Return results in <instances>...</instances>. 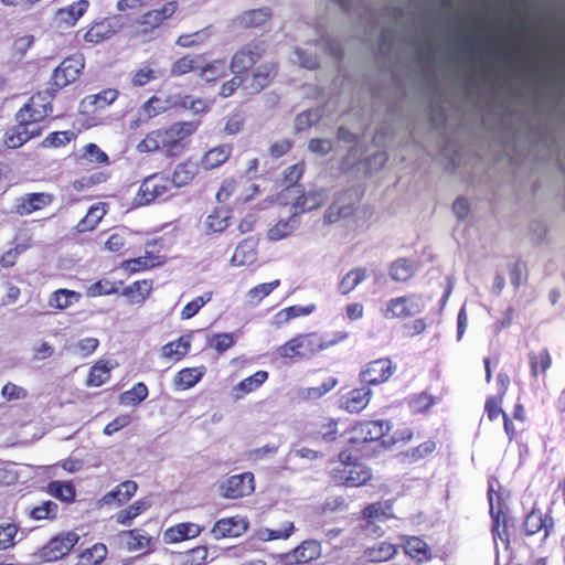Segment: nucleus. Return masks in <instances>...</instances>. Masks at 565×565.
Wrapping results in <instances>:
<instances>
[{"label": "nucleus", "mask_w": 565, "mask_h": 565, "mask_svg": "<svg viewBox=\"0 0 565 565\" xmlns=\"http://www.w3.org/2000/svg\"><path fill=\"white\" fill-rule=\"evenodd\" d=\"M200 121H178L169 127L151 130L137 145L140 153L162 152L166 157L181 156L190 145V137L198 130Z\"/></svg>", "instance_id": "obj_1"}, {"label": "nucleus", "mask_w": 565, "mask_h": 565, "mask_svg": "<svg viewBox=\"0 0 565 565\" xmlns=\"http://www.w3.org/2000/svg\"><path fill=\"white\" fill-rule=\"evenodd\" d=\"M52 111L50 95L38 93L17 114L18 124L6 132L4 143L8 148L15 149L23 146L31 138L40 136L43 127L41 121Z\"/></svg>", "instance_id": "obj_2"}, {"label": "nucleus", "mask_w": 565, "mask_h": 565, "mask_svg": "<svg viewBox=\"0 0 565 565\" xmlns=\"http://www.w3.org/2000/svg\"><path fill=\"white\" fill-rule=\"evenodd\" d=\"M348 332L340 331L335 332L331 339H327L317 332L301 333L277 349V353L281 358L287 359H309L312 355L333 347L345 339H348Z\"/></svg>", "instance_id": "obj_3"}, {"label": "nucleus", "mask_w": 565, "mask_h": 565, "mask_svg": "<svg viewBox=\"0 0 565 565\" xmlns=\"http://www.w3.org/2000/svg\"><path fill=\"white\" fill-rule=\"evenodd\" d=\"M424 308L423 296L411 294L390 299L384 315L386 318L405 319L420 313Z\"/></svg>", "instance_id": "obj_4"}, {"label": "nucleus", "mask_w": 565, "mask_h": 565, "mask_svg": "<svg viewBox=\"0 0 565 565\" xmlns=\"http://www.w3.org/2000/svg\"><path fill=\"white\" fill-rule=\"evenodd\" d=\"M78 540L79 536L75 532L56 535L40 550L39 557L45 562H55L67 555Z\"/></svg>", "instance_id": "obj_5"}, {"label": "nucleus", "mask_w": 565, "mask_h": 565, "mask_svg": "<svg viewBox=\"0 0 565 565\" xmlns=\"http://www.w3.org/2000/svg\"><path fill=\"white\" fill-rule=\"evenodd\" d=\"M391 428L390 422L384 419L361 422L352 427L349 440L354 444L376 441L385 436Z\"/></svg>", "instance_id": "obj_6"}, {"label": "nucleus", "mask_w": 565, "mask_h": 565, "mask_svg": "<svg viewBox=\"0 0 565 565\" xmlns=\"http://www.w3.org/2000/svg\"><path fill=\"white\" fill-rule=\"evenodd\" d=\"M170 189V179L163 174L154 173L142 181L136 201L140 205H147L167 194Z\"/></svg>", "instance_id": "obj_7"}, {"label": "nucleus", "mask_w": 565, "mask_h": 565, "mask_svg": "<svg viewBox=\"0 0 565 565\" xmlns=\"http://www.w3.org/2000/svg\"><path fill=\"white\" fill-rule=\"evenodd\" d=\"M266 45L263 41H255L245 44L232 57L230 68L233 74L246 72L254 65L265 53Z\"/></svg>", "instance_id": "obj_8"}, {"label": "nucleus", "mask_w": 565, "mask_h": 565, "mask_svg": "<svg viewBox=\"0 0 565 565\" xmlns=\"http://www.w3.org/2000/svg\"><path fill=\"white\" fill-rule=\"evenodd\" d=\"M490 515L492 518V535L495 550L499 548V540L504 548L509 546V535L507 533V518L501 509L500 495L489 490Z\"/></svg>", "instance_id": "obj_9"}, {"label": "nucleus", "mask_w": 565, "mask_h": 565, "mask_svg": "<svg viewBox=\"0 0 565 565\" xmlns=\"http://www.w3.org/2000/svg\"><path fill=\"white\" fill-rule=\"evenodd\" d=\"M396 366L390 359H377L362 367L360 380L367 385H379L386 382L394 374Z\"/></svg>", "instance_id": "obj_10"}, {"label": "nucleus", "mask_w": 565, "mask_h": 565, "mask_svg": "<svg viewBox=\"0 0 565 565\" xmlns=\"http://www.w3.org/2000/svg\"><path fill=\"white\" fill-rule=\"evenodd\" d=\"M124 26L120 15L103 19L90 25L84 34V41L92 45L99 44L118 33Z\"/></svg>", "instance_id": "obj_11"}, {"label": "nucleus", "mask_w": 565, "mask_h": 565, "mask_svg": "<svg viewBox=\"0 0 565 565\" xmlns=\"http://www.w3.org/2000/svg\"><path fill=\"white\" fill-rule=\"evenodd\" d=\"M254 475L252 472L231 476L220 486L221 494L226 499L249 495L254 492Z\"/></svg>", "instance_id": "obj_12"}, {"label": "nucleus", "mask_w": 565, "mask_h": 565, "mask_svg": "<svg viewBox=\"0 0 565 565\" xmlns=\"http://www.w3.org/2000/svg\"><path fill=\"white\" fill-rule=\"evenodd\" d=\"M84 68V57L81 54L65 58L54 71L52 79L56 87H65L76 81Z\"/></svg>", "instance_id": "obj_13"}, {"label": "nucleus", "mask_w": 565, "mask_h": 565, "mask_svg": "<svg viewBox=\"0 0 565 565\" xmlns=\"http://www.w3.org/2000/svg\"><path fill=\"white\" fill-rule=\"evenodd\" d=\"M171 109L170 96L160 98L158 96H151L146 100L137 113V118L130 122L131 129H138L141 125L146 124L151 118L163 114Z\"/></svg>", "instance_id": "obj_14"}, {"label": "nucleus", "mask_w": 565, "mask_h": 565, "mask_svg": "<svg viewBox=\"0 0 565 565\" xmlns=\"http://www.w3.org/2000/svg\"><path fill=\"white\" fill-rule=\"evenodd\" d=\"M177 9L178 3L175 1H170L160 9L150 10L143 13L137 21L138 24L142 26L138 33L146 35L152 30L159 28L166 20L174 14Z\"/></svg>", "instance_id": "obj_15"}, {"label": "nucleus", "mask_w": 565, "mask_h": 565, "mask_svg": "<svg viewBox=\"0 0 565 565\" xmlns=\"http://www.w3.org/2000/svg\"><path fill=\"white\" fill-rule=\"evenodd\" d=\"M328 199L327 190L323 188H313L307 192H301L297 195L291 204V211L298 216L301 213L312 211L322 206Z\"/></svg>", "instance_id": "obj_16"}, {"label": "nucleus", "mask_w": 565, "mask_h": 565, "mask_svg": "<svg viewBox=\"0 0 565 565\" xmlns=\"http://www.w3.org/2000/svg\"><path fill=\"white\" fill-rule=\"evenodd\" d=\"M555 526L554 519L548 513H543L539 509H533L524 519L523 531L526 535H534L541 531L544 532L543 540L547 539Z\"/></svg>", "instance_id": "obj_17"}, {"label": "nucleus", "mask_w": 565, "mask_h": 565, "mask_svg": "<svg viewBox=\"0 0 565 565\" xmlns=\"http://www.w3.org/2000/svg\"><path fill=\"white\" fill-rule=\"evenodd\" d=\"M322 552L321 544L317 540L303 541L291 552L284 555V562L287 565L306 564L320 557Z\"/></svg>", "instance_id": "obj_18"}, {"label": "nucleus", "mask_w": 565, "mask_h": 565, "mask_svg": "<svg viewBox=\"0 0 565 565\" xmlns=\"http://www.w3.org/2000/svg\"><path fill=\"white\" fill-rule=\"evenodd\" d=\"M248 521L242 516H232L218 520L211 530L215 540L237 537L248 529Z\"/></svg>", "instance_id": "obj_19"}, {"label": "nucleus", "mask_w": 565, "mask_h": 565, "mask_svg": "<svg viewBox=\"0 0 565 565\" xmlns=\"http://www.w3.org/2000/svg\"><path fill=\"white\" fill-rule=\"evenodd\" d=\"M53 201L54 196L50 193H28L18 200L15 212L20 215H30L50 205Z\"/></svg>", "instance_id": "obj_20"}, {"label": "nucleus", "mask_w": 565, "mask_h": 565, "mask_svg": "<svg viewBox=\"0 0 565 565\" xmlns=\"http://www.w3.org/2000/svg\"><path fill=\"white\" fill-rule=\"evenodd\" d=\"M339 473V480L347 487L363 486L372 478L371 470L360 462L347 465Z\"/></svg>", "instance_id": "obj_21"}, {"label": "nucleus", "mask_w": 565, "mask_h": 565, "mask_svg": "<svg viewBox=\"0 0 565 565\" xmlns=\"http://www.w3.org/2000/svg\"><path fill=\"white\" fill-rule=\"evenodd\" d=\"M203 527L195 523H179L166 530L163 540L166 543H179L184 540L194 539L201 534Z\"/></svg>", "instance_id": "obj_22"}, {"label": "nucleus", "mask_w": 565, "mask_h": 565, "mask_svg": "<svg viewBox=\"0 0 565 565\" xmlns=\"http://www.w3.org/2000/svg\"><path fill=\"white\" fill-rule=\"evenodd\" d=\"M298 215L290 210L288 218H281L274 224L267 232V238L271 242H277L290 236L299 227Z\"/></svg>", "instance_id": "obj_23"}, {"label": "nucleus", "mask_w": 565, "mask_h": 565, "mask_svg": "<svg viewBox=\"0 0 565 565\" xmlns=\"http://www.w3.org/2000/svg\"><path fill=\"white\" fill-rule=\"evenodd\" d=\"M233 147L230 143L218 145L205 152L201 159V166L204 170H212L221 167L231 157Z\"/></svg>", "instance_id": "obj_24"}, {"label": "nucleus", "mask_w": 565, "mask_h": 565, "mask_svg": "<svg viewBox=\"0 0 565 565\" xmlns=\"http://www.w3.org/2000/svg\"><path fill=\"white\" fill-rule=\"evenodd\" d=\"M256 246L257 243L252 237L242 241L235 248L231 264L236 267L253 264L257 258Z\"/></svg>", "instance_id": "obj_25"}, {"label": "nucleus", "mask_w": 565, "mask_h": 565, "mask_svg": "<svg viewBox=\"0 0 565 565\" xmlns=\"http://www.w3.org/2000/svg\"><path fill=\"white\" fill-rule=\"evenodd\" d=\"M271 17V12L268 8H260L248 10L235 19H233L232 23L236 28H255L264 24Z\"/></svg>", "instance_id": "obj_26"}, {"label": "nucleus", "mask_w": 565, "mask_h": 565, "mask_svg": "<svg viewBox=\"0 0 565 565\" xmlns=\"http://www.w3.org/2000/svg\"><path fill=\"white\" fill-rule=\"evenodd\" d=\"M371 396V388H354L348 393V396L342 402V407L349 413H360L369 405Z\"/></svg>", "instance_id": "obj_27"}, {"label": "nucleus", "mask_w": 565, "mask_h": 565, "mask_svg": "<svg viewBox=\"0 0 565 565\" xmlns=\"http://www.w3.org/2000/svg\"><path fill=\"white\" fill-rule=\"evenodd\" d=\"M138 486L132 480H126L118 484L114 490L106 493L102 501L104 504H122L130 500L137 492Z\"/></svg>", "instance_id": "obj_28"}, {"label": "nucleus", "mask_w": 565, "mask_h": 565, "mask_svg": "<svg viewBox=\"0 0 565 565\" xmlns=\"http://www.w3.org/2000/svg\"><path fill=\"white\" fill-rule=\"evenodd\" d=\"M276 66L274 64L265 63L259 65L253 72L250 84L246 85V89L253 93H258L269 85L276 75Z\"/></svg>", "instance_id": "obj_29"}, {"label": "nucleus", "mask_w": 565, "mask_h": 565, "mask_svg": "<svg viewBox=\"0 0 565 565\" xmlns=\"http://www.w3.org/2000/svg\"><path fill=\"white\" fill-rule=\"evenodd\" d=\"M198 164L191 160L180 162L174 168L170 179V184L177 188L189 184L198 174Z\"/></svg>", "instance_id": "obj_30"}, {"label": "nucleus", "mask_w": 565, "mask_h": 565, "mask_svg": "<svg viewBox=\"0 0 565 565\" xmlns=\"http://www.w3.org/2000/svg\"><path fill=\"white\" fill-rule=\"evenodd\" d=\"M268 379L267 371H257L253 375L242 380L233 387V393L236 399L242 398L244 395L249 394L259 388Z\"/></svg>", "instance_id": "obj_31"}, {"label": "nucleus", "mask_w": 565, "mask_h": 565, "mask_svg": "<svg viewBox=\"0 0 565 565\" xmlns=\"http://www.w3.org/2000/svg\"><path fill=\"white\" fill-rule=\"evenodd\" d=\"M171 108H182L193 114L205 113L209 108L207 103L202 98H195L190 95L174 94L170 95Z\"/></svg>", "instance_id": "obj_32"}, {"label": "nucleus", "mask_w": 565, "mask_h": 565, "mask_svg": "<svg viewBox=\"0 0 565 565\" xmlns=\"http://www.w3.org/2000/svg\"><path fill=\"white\" fill-rule=\"evenodd\" d=\"M151 290L152 282L150 280H140L127 286L122 295L127 297L130 303L141 305L149 297Z\"/></svg>", "instance_id": "obj_33"}, {"label": "nucleus", "mask_w": 565, "mask_h": 565, "mask_svg": "<svg viewBox=\"0 0 565 565\" xmlns=\"http://www.w3.org/2000/svg\"><path fill=\"white\" fill-rule=\"evenodd\" d=\"M46 492L65 503H71L75 500L76 490L71 481L54 480L47 483Z\"/></svg>", "instance_id": "obj_34"}, {"label": "nucleus", "mask_w": 565, "mask_h": 565, "mask_svg": "<svg viewBox=\"0 0 565 565\" xmlns=\"http://www.w3.org/2000/svg\"><path fill=\"white\" fill-rule=\"evenodd\" d=\"M396 546L388 542H381L374 546L367 547L363 557L367 562L380 563L391 559L396 554Z\"/></svg>", "instance_id": "obj_35"}, {"label": "nucleus", "mask_w": 565, "mask_h": 565, "mask_svg": "<svg viewBox=\"0 0 565 565\" xmlns=\"http://www.w3.org/2000/svg\"><path fill=\"white\" fill-rule=\"evenodd\" d=\"M119 537L129 552L143 550L150 544V537L146 535L143 531L138 529L122 531L119 534Z\"/></svg>", "instance_id": "obj_36"}, {"label": "nucleus", "mask_w": 565, "mask_h": 565, "mask_svg": "<svg viewBox=\"0 0 565 565\" xmlns=\"http://www.w3.org/2000/svg\"><path fill=\"white\" fill-rule=\"evenodd\" d=\"M89 2L87 0H78L72 4L57 11V19L67 25H74L77 20L86 12Z\"/></svg>", "instance_id": "obj_37"}, {"label": "nucleus", "mask_w": 565, "mask_h": 565, "mask_svg": "<svg viewBox=\"0 0 565 565\" xmlns=\"http://www.w3.org/2000/svg\"><path fill=\"white\" fill-rule=\"evenodd\" d=\"M22 539L23 534L19 532V525L17 523H0V551L14 547Z\"/></svg>", "instance_id": "obj_38"}, {"label": "nucleus", "mask_w": 565, "mask_h": 565, "mask_svg": "<svg viewBox=\"0 0 565 565\" xmlns=\"http://www.w3.org/2000/svg\"><path fill=\"white\" fill-rule=\"evenodd\" d=\"M150 508V502L148 500L141 499L135 501L131 505H129L127 509L120 510L116 514V521L117 523L124 525V526H130L132 521L147 511Z\"/></svg>", "instance_id": "obj_39"}, {"label": "nucleus", "mask_w": 565, "mask_h": 565, "mask_svg": "<svg viewBox=\"0 0 565 565\" xmlns=\"http://www.w3.org/2000/svg\"><path fill=\"white\" fill-rule=\"evenodd\" d=\"M76 162L81 166L84 162L89 163H106L108 162V156L104 152L96 143H87L82 150L75 154Z\"/></svg>", "instance_id": "obj_40"}, {"label": "nucleus", "mask_w": 565, "mask_h": 565, "mask_svg": "<svg viewBox=\"0 0 565 565\" xmlns=\"http://www.w3.org/2000/svg\"><path fill=\"white\" fill-rule=\"evenodd\" d=\"M230 211L215 209L207 215L204 226L207 234L221 233L228 226Z\"/></svg>", "instance_id": "obj_41"}, {"label": "nucleus", "mask_w": 565, "mask_h": 565, "mask_svg": "<svg viewBox=\"0 0 565 565\" xmlns=\"http://www.w3.org/2000/svg\"><path fill=\"white\" fill-rule=\"evenodd\" d=\"M106 214V210L104 204H97L89 207L84 218H82L77 225L76 230L79 233H84L87 231L94 230L98 223L102 221L104 215Z\"/></svg>", "instance_id": "obj_42"}, {"label": "nucleus", "mask_w": 565, "mask_h": 565, "mask_svg": "<svg viewBox=\"0 0 565 565\" xmlns=\"http://www.w3.org/2000/svg\"><path fill=\"white\" fill-rule=\"evenodd\" d=\"M415 274L414 262L398 258L390 267V276L395 281H407Z\"/></svg>", "instance_id": "obj_43"}, {"label": "nucleus", "mask_w": 565, "mask_h": 565, "mask_svg": "<svg viewBox=\"0 0 565 565\" xmlns=\"http://www.w3.org/2000/svg\"><path fill=\"white\" fill-rule=\"evenodd\" d=\"M404 548L405 553L416 562H424L429 558V547L427 543L419 537H409Z\"/></svg>", "instance_id": "obj_44"}, {"label": "nucleus", "mask_w": 565, "mask_h": 565, "mask_svg": "<svg viewBox=\"0 0 565 565\" xmlns=\"http://www.w3.org/2000/svg\"><path fill=\"white\" fill-rule=\"evenodd\" d=\"M58 504L54 501L47 500L41 502L39 505L32 508L28 515L35 521L54 520L58 514Z\"/></svg>", "instance_id": "obj_45"}, {"label": "nucleus", "mask_w": 565, "mask_h": 565, "mask_svg": "<svg viewBox=\"0 0 565 565\" xmlns=\"http://www.w3.org/2000/svg\"><path fill=\"white\" fill-rule=\"evenodd\" d=\"M367 277L365 268H354L350 270L340 281L339 290L342 295H348L354 290Z\"/></svg>", "instance_id": "obj_46"}, {"label": "nucleus", "mask_w": 565, "mask_h": 565, "mask_svg": "<svg viewBox=\"0 0 565 565\" xmlns=\"http://www.w3.org/2000/svg\"><path fill=\"white\" fill-rule=\"evenodd\" d=\"M159 264H161L159 256H154L151 253L146 252L143 256L124 262L122 267L130 273H137L152 268Z\"/></svg>", "instance_id": "obj_47"}, {"label": "nucleus", "mask_w": 565, "mask_h": 565, "mask_svg": "<svg viewBox=\"0 0 565 565\" xmlns=\"http://www.w3.org/2000/svg\"><path fill=\"white\" fill-rule=\"evenodd\" d=\"M295 531L294 522H285L280 529H260L257 532V536L263 542H269L275 540H287L291 536Z\"/></svg>", "instance_id": "obj_48"}, {"label": "nucleus", "mask_w": 565, "mask_h": 565, "mask_svg": "<svg viewBox=\"0 0 565 565\" xmlns=\"http://www.w3.org/2000/svg\"><path fill=\"white\" fill-rule=\"evenodd\" d=\"M190 350V341L183 337L163 345L162 356L166 359L179 361Z\"/></svg>", "instance_id": "obj_49"}, {"label": "nucleus", "mask_w": 565, "mask_h": 565, "mask_svg": "<svg viewBox=\"0 0 565 565\" xmlns=\"http://www.w3.org/2000/svg\"><path fill=\"white\" fill-rule=\"evenodd\" d=\"M108 174L103 171H96L87 175H83L72 182V188L76 192H83L93 186L106 182Z\"/></svg>", "instance_id": "obj_50"}, {"label": "nucleus", "mask_w": 565, "mask_h": 565, "mask_svg": "<svg viewBox=\"0 0 565 565\" xmlns=\"http://www.w3.org/2000/svg\"><path fill=\"white\" fill-rule=\"evenodd\" d=\"M78 299V292L68 289H58L52 295L49 303L55 309H66Z\"/></svg>", "instance_id": "obj_51"}, {"label": "nucleus", "mask_w": 565, "mask_h": 565, "mask_svg": "<svg viewBox=\"0 0 565 565\" xmlns=\"http://www.w3.org/2000/svg\"><path fill=\"white\" fill-rule=\"evenodd\" d=\"M148 396V387L142 382L135 384L129 391L120 395V404L137 405Z\"/></svg>", "instance_id": "obj_52"}, {"label": "nucleus", "mask_w": 565, "mask_h": 565, "mask_svg": "<svg viewBox=\"0 0 565 565\" xmlns=\"http://www.w3.org/2000/svg\"><path fill=\"white\" fill-rule=\"evenodd\" d=\"M279 285L280 281L276 279L270 282H264L255 286L247 292L248 302L254 306L258 305L265 297L270 295Z\"/></svg>", "instance_id": "obj_53"}, {"label": "nucleus", "mask_w": 565, "mask_h": 565, "mask_svg": "<svg viewBox=\"0 0 565 565\" xmlns=\"http://www.w3.org/2000/svg\"><path fill=\"white\" fill-rule=\"evenodd\" d=\"M529 363L533 376L537 375L539 367L545 373L552 364L551 355L547 349H543L539 354L534 352L529 353Z\"/></svg>", "instance_id": "obj_54"}, {"label": "nucleus", "mask_w": 565, "mask_h": 565, "mask_svg": "<svg viewBox=\"0 0 565 565\" xmlns=\"http://www.w3.org/2000/svg\"><path fill=\"white\" fill-rule=\"evenodd\" d=\"M213 297L212 291H206L203 295L194 298L192 301L186 303L181 311V319L188 320L193 318L200 309L211 301Z\"/></svg>", "instance_id": "obj_55"}, {"label": "nucleus", "mask_w": 565, "mask_h": 565, "mask_svg": "<svg viewBox=\"0 0 565 565\" xmlns=\"http://www.w3.org/2000/svg\"><path fill=\"white\" fill-rule=\"evenodd\" d=\"M391 505L387 502H375L367 505L363 510V516L369 522H373L381 519H388L391 516L390 513Z\"/></svg>", "instance_id": "obj_56"}, {"label": "nucleus", "mask_w": 565, "mask_h": 565, "mask_svg": "<svg viewBox=\"0 0 565 565\" xmlns=\"http://www.w3.org/2000/svg\"><path fill=\"white\" fill-rule=\"evenodd\" d=\"M204 372L199 367L183 369L178 373L177 384L188 390L194 386L203 376Z\"/></svg>", "instance_id": "obj_57"}, {"label": "nucleus", "mask_w": 565, "mask_h": 565, "mask_svg": "<svg viewBox=\"0 0 565 565\" xmlns=\"http://www.w3.org/2000/svg\"><path fill=\"white\" fill-rule=\"evenodd\" d=\"M162 76V72L143 66L137 70L131 76V84L136 87H142L151 81L158 79Z\"/></svg>", "instance_id": "obj_58"}, {"label": "nucleus", "mask_w": 565, "mask_h": 565, "mask_svg": "<svg viewBox=\"0 0 565 565\" xmlns=\"http://www.w3.org/2000/svg\"><path fill=\"white\" fill-rule=\"evenodd\" d=\"M210 35L211 32L209 31V29H203L194 33L180 35L177 39L175 44L181 47H191L200 45L203 42H205L210 38Z\"/></svg>", "instance_id": "obj_59"}, {"label": "nucleus", "mask_w": 565, "mask_h": 565, "mask_svg": "<svg viewBox=\"0 0 565 565\" xmlns=\"http://www.w3.org/2000/svg\"><path fill=\"white\" fill-rule=\"evenodd\" d=\"M110 377V369L105 364L97 363L90 369L86 384L88 386H100Z\"/></svg>", "instance_id": "obj_60"}, {"label": "nucleus", "mask_w": 565, "mask_h": 565, "mask_svg": "<svg viewBox=\"0 0 565 565\" xmlns=\"http://www.w3.org/2000/svg\"><path fill=\"white\" fill-rule=\"evenodd\" d=\"M226 68H227V66H226L225 61L216 60V61H213V62L206 64L205 66L201 67V76L205 81L212 82V81H215L216 78L225 75Z\"/></svg>", "instance_id": "obj_61"}, {"label": "nucleus", "mask_w": 565, "mask_h": 565, "mask_svg": "<svg viewBox=\"0 0 565 565\" xmlns=\"http://www.w3.org/2000/svg\"><path fill=\"white\" fill-rule=\"evenodd\" d=\"M106 556L107 547L102 543H97L82 553V559L86 562V565H97L102 563Z\"/></svg>", "instance_id": "obj_62"}, {"label": "nucleus", "mask_w": 565, "mask_h": 565, "mask_svg": "<svg viewBox=\"0 0 565 565\" xmlns=\"http://www.w3.org/2000/svg\"><path fill=\"white\" fill-rule=\"evenodd\" d=\"M98 344L99 341L96 338H85L71 345L70 350L75 355L87 358L97 349Z\"/></svg>", "instance_id": "obj_63"}, {"label": "nucleus", "mask_w": 565, "mask_h": 565, "mask_svg": "<svg viewBox=\"0 0 565 565\" xmlns=\"http://www.w3.org/2000/svg\"><path fill=\"white\" fill-rule=\"evenodd\" d=\"M74 137V132L70 130L51 132L42 140L41 146L44 148L61 147L68 143Z\"/></svg>", "instance_id": "obj_64"}]
</instances>
